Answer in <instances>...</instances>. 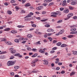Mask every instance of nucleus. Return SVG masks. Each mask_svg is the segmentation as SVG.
<instances>
[{
	"mask_svg": "<svg viewBox=\"0 0 77 77\" xmlns=\"http://www.w3.org/2000/svg\"><path fill=\"white\" fill-rule=\"evenodd\" d=\"M44 3H48V0H45Z\"/></svg>",
	"mask_w": 77,
	"mask_h": 77,
	"instance_id": "54",
	"label": "nucleus"
},
{
	"mask_svg": "<svg viewBox=\"0 0 77 77\" xmlns=\"http://www.w3.org/2000/svg\"><path fill=\"white\" fill-rule=\"evenodd\" d=\"M32 64V66H35V63H31Z\"/></svg>",
	"mask_w": 77,
	"mask_h": 77,
	"instance_id": "52",
	"label": "nucleus"
},
{
	"mask_svg": "<svg viewBox=\"0 0 77 77\" xmlns=\"http://www.w3.org/2000/svg\"><path fill=\"white\" fill-rule=\"evenodd\" d=\"M11 3H15V1L14 0H12L10 2Z\"/></svg>",
	"mask_w": 77,
	"mask_h": 77,
	"instance_id": "38",
	"label": "nucleus"
},
{
	"mask_svg": "<svg viewBox=\"0 0 77 77\" xmlns=\"http://www.w3.org/2000/svg\"><path fill=\"white\" fill-rule=\"evenodd\" d=\"M72 2H71V5H75L77 4V0H71Z\"/></svg>",
	"mask_w": 77,
	"mask_h": 77,
	"instance_id": "2",
	"label": "nucleus"
},
{
	"mask_svg": "<svg viewBox=\"0 0 77 77\" xmlns=\"http://www.w3.org/2000/svg\"><path fill=\"white\" fill-rule=\"evenodd\" d=\"M59 65H62V63H59L58 64Z\"/></svg>",
	"mask_w": 77,
	"mask_h": 77,
	"instance_id": "60",
	"label": "nucleus"
},
{
	"mask_svg": "<svg viewBox=\"0 0 77 77\" xmlns=\"http://www.w3.org/2000/svg\"><path fill=\"white\" fill-rule=\"evenodd\" d=\"M50 26V25L48 24H46L45 25V27H49Z\"/></svg>",
	"mask_w": 77,
	"mask_h": 77,
	"instance_id": "41",
	"label": "nucleus"
},
{
	"mask_svg": "<svg viewBox=\"0 0 77 77\" xmlns=\"http://www.w3.org/2000/svg\"><path fill=\"white\" fill-rule=\"evenodd\" d=\"M20 55V54L18 53V54H17L14 55L15 56H19Z\"/></svg>",
	"mask_w": 77,
	"mask_h": 77,
	"instance_id": "48",
	"label": "nucleus"
},
{
	"mask_svg": "<svg viewBox=\"0 0 77 77\" xmlns=\"http://www.w3.org/2000/svg\"><path fill=\"white\" fill-rule=\"evenodd\" d=\"M14 68L16 69H18L20 68V66H15L14 67Z\"/></svg>",
	"mask_w": 77,
	"mask_h": 77,
	"instance_id": "18",
	"label": "nucleus"
},
{
	"mask_svg": "<svg viewBox=\"0 0 77 77\" xmlns=\"http://www.w3.org/2000/svg\"><path fill=\"white\" fill-rule=\"evenodd\" d=\"M32 17V16L30 14V13L27 16H26V17H27L28 18H29V17Z\"/></svg>",
	"mask_w": 77,
	"mask_h": 77,
	"instance_id": "32",
	"label": "nucleus"
},
{
	"mask_svg": "<svg viewBox=\"0 0 77 77\" xmlns=\"http://www.w3.org/2000/svg\"><path fill=\"white\" fill-rule=\"evenodd\" d=\"M53 34V33H48V35L49 36H51Z\"/></svg>",
	"mask_w": 77,
	"mask_h": 77,
	"instance_id": "42",
	"label": "nucleus"
},
{
	"mask_svg": "<svg viewBox=\"0 0 77 77\" xmlns=\"http://www.w3.org/2000/svg\"><path fill=\"white\" fill-rule=\"evenodd\" d=\"M51 14H52V15H57V12H52L51 13Z\"/></svg>",
	"mask_w": 77,
	"mask_h": 77,
	"instance_id": "28",
	"label": "nucleus"
},
{
	"mask_svg": "<svg viewBox=\"0 0 77 77\" xmlns=\"http://www.w3.org/2000/svg\"><path fill=\"white\" fill-rule=\"evenodd\" d=\"M40 42H41V41H39L36 42V44H38V45H41V43H40Z\"/></svg>",
	"mask_w": 77,
	"mask_h": 77,
	"instance_id": "37",
	"label": "nucleus"
},
{
	"mask_svg": "<svg viewBox=\"0 0 77 77\" xmlns=\"http://www.w3.org/2000/svg\"><path fill=\"white\" fill-rule=\"evenodd\" d=\"M73 54H75L76 55H77V51H75L73 52Z\"/></svg>",
	"mask_w": 77,
	"mask_h": 77,
	"instance_id": "44",
	"label": "nucleus"
},
{
	"mask_svg": "<svg viewBox=\"0 0 77 77\" xmlns=\"http://www.w3.org/2000/svg\"><path fill=\"white\" fill-rule=\"evenodd\" d=\"M75 74V72H72L71 73H70V76H72V75H74Z\"/></svg>",
	"mask_w": 77,
	"mask_h": 77,
	"instance_id": "22",
	"label": "nucleus"
},
{
	"mask_svg": "<svg viewBox=\"0 0 77 77\" xmlns=\"http://www.w3.org/2000/svg\"><path fill=\"white\" fill-rule=\"evenodd\" d=\"M39 52L41 53H43V54L44 53V51L42 50L41 49H40V50H39Z\"/></svg>",
	"mask_w": 77,
	"mask_h": 77,
	"instance_id": "23",
	"label": "nucleus"
},
{
	"mask_svg": "<svg viewBox=\"0 0 77 77\" xmlns=\"http://www.w3.org/2000/svg\"><path fill=\"white\" fill-rule=\"evenodd\" d=\"M41 21H42V22H45V21H47V19L41 20Z\"/></svg>",
	"mask_w": 77,
	"mask_h": 77,
	"instance_id": "47",
	"label": "nucleus"
},
{
	"mask_svg": "<svg viewBox=\"0 0 77 77\" xmlns=\"http://www.w3.org/2000/svg\"><path fill=\"white\" fill-rule=\"evenodd\" d=\"M48 39H49L50 41H52V40H53V38H52L51 37H48Z\"/></svg>",
	"mask_w": 77,
	"mask_h": 77,
	"instance_id": "27",
	"label": "nucleus"
},
{
	"mask_svg": "<svg viewBox=\"0 0 77 77\" xmlns=\"http://www.w3.org/2000/svg\"><path fill=\"white\" fill-rule=\"evenodd\" d=\"M57 48L56 47H55L53 48L52 49L53 50H57Z\"/></svg>",
	"mask_w": 77,
	"mask_h": 77,
	"instance_id": "45",
	"label": "nucleus"
},
{
	"mask_svg": "<svg viewBox=\"0 0 77 77\" xmlns=\"http://www.w3.org/2000/svg\"><path fill=\"white\" fill-rule=\"evenodd\" d=\"M14 58V56H12L10 58V59H13Z\"/></svg>",
	"mask_w": 77,
	"mask_h": 77,
	"instance_id": "46",
	"label": "nucleus"
},
{
	"mask_svg": "<svg viewBox=\"0 0 77 77\" xmlns=\"http://www.w3.org/2000/svg\"><path fill=\"white\" fill-rule=\"evenodd\" d=\"M73 36H74L73 35H68L67 36V37L69 38H72V37H73Z\"/></svg>",
	"mask_w": 77,
	"mask_h": 77,
	"instance_id": "29",
	"label": "nucleus"
},
{
	"mask_svg": "<svg viewBox=\"0 0 77 77\" xmlns=\"http://www.w3.org/2000/svg\"><path fill=\"white\" fill-rule=\"evenodd\" d=\"M60 10L61 11H63L64 10V8H60Z\"/></svg>",
	"mask_w": 77,
	"mask_h": 77,
	"instance_id": "50",
	"label": "nucleus"
},
{
	"mask_svg": "<svg viewBox=\"0 0 77 77\" xmlns=\"http://www.w3.org/2000/svg\"><path fill=\"white\" fill-rule=\"evenodd\" d=\"M7 14L9 15H11L12 14V11H11L8 10L7 11Z\"/></svg>",
	"mask_w": 77,
	"mask_h": 77,
	"instance_id": "15",
	"label": "nucleus"
},
{
	"mask_svg": "<svg viewBox=\"0 0 77 77\" xmlns=\"http://www.w3.org/2000/svg\"><path fill=\"white\" fill-rule=\"evenodd\" d=\"M38 56V54L35 53L32 56V57H35Z\"/></svg>",
	"mask_w": 77,
	"mask_h": 77,
	"instance_id": "13",
	"label": "nucleus"
},
{
	"mask_svg": "<svg viewBox=\"0 0 77 77\" xmlns=\"http://www.w3.org/2000/svg\"><path fill=\"white\" fill-rule=\"evenodd\" d=\"M31 26L33 27H36V25L35 24H31Z\"/></svg>",
	"mask_w": 77,
	"mask_h": 77,
	"instance_id": "33",
	"label": "nucleus"
},
{
	"mask_svg": "<svg viewBox=\"0 0 77 77\" xmlns=\"http://www.w3.org/2000/svg\"><path fill=\"white\" fill-rule=\"evenodd\" d=\"M57 15H60V12H59V11H57Z\"/></svg>",
	"mask_w": 77,
	"mask_h": 77,
	"instance_id": "35",
	"label": "nucleus"
},
{
	"mask_svg": "<svg viewBox=\"0 0 77 77\" xmlns=\"http://www.w3.org/2000/svg\"><path fill=\"white\" fill-rule=\"evenodd\" d=\"M11 32L12 33H15V34H16V33H17V32L16 30H12L11 31Z\"/></svg>",
	"mask_w": 77,
	"mask_h": 77,
	"instance_id": "10",
	"label": "nucleus"
},
{
	"mask_svg": "<svg viewBox=\"0 0 77 77\" xmlns=\"http://www.w3.org/2000/svg\"><path fill=\"white\" fill-rule=\"evenodd\" d=\"M57 42V40H54L53 41V44H55V43H56Z\"/></svg>",
	"mask_w": 77,
	"mask_h": 77,
	"instance_id": "43",
	"label": "nucleus"
},
{
	"mask_svg": "<svg viewBox=\"0 0 77 77\" xmlns=\"http://www.w3.org/2000/svg\"><path fill=\"white\" fill-rule=\"evenodd\" d=\"M63 12L65 14H66L69 12V10H68V9L65 10L63 11Z\"/></svg>",
	"mask_w": 77,
	"mask_h": 77,
	"instance_id": "11",
	"label": "nucleus"
},
{
	"mask_svg": "<svg viewBox=\"0 0 77 77\" xmlns=\"http://www.w3.org/2000/svg\"><path fill=\"white\" fill-rule=\"evenodd\" d=\"M76 30V28H73V29H71L70 31L71 32H74V31H75Z\"/></svg>",
	"mask_w": 77,
	"mask_h": 77,
	"instance_id": "19",
	"label": "nucleus"
},
{
	"mask_svg": "<svg viewBox=\"0 0 77 77\" xmlns=\"http://www.w3.org/2000/svg\"><path fill=\"white\" fill-rule=\"evenodd\" d=\"M46 14V12L43 11L42 12V14Z\"/></svg>",
	"mask_w": 77,
	"mask_h": 77,
	"instance_id": "58",
	"label": "nucleus"
},
{
	"mask_svg": "<svg viewBox=\"0 0 77 77\" xmlns=\"http://www.w3.org/2000/svg\"><path fill=\"white\" fill-rule=\"evenodd\" d=\"M1 41H6L7 39L6 38H2L1 39Z\"/></svg>",
	"mask_w": 77,
	"mask_h": 77,
	"instance_id": "26",
	"label": "nucleus"
},
{
	"mask_svg": "<svg viewBox=\"0 0 77 77\" xmlns=\"http://www.w3.org/2000/svg\"><path fill=\"white\" fill-rule=\"evenodd\" d=\"M64 32V30L62 29L58 33V34H62Z\"/></svg>",
	"mask_w": 77,
	"mask_h": 77,
	"instance_id": "8",
	"label": "nucleus"
},
{
	"mask_svg": "<svg viewBox=\"0 0 77 77\" xmlns=\"http://www.w3.org/2000/svg\"><path fill=\"white\" fill-rule=\"evenodd\" d=\"M10 74L11 75H12V76L14 75V73L13 72H11Z\"/></svg>",
	"mask_w": 77,
	"mask_h": 77,
	"instance_id": "53",
	"label": "nucleus"
},
{
	"mask_svg": "<svg viewBox=\"0 0 77 77\" xmlns=\"http://www.w3.org/2000/svg\"><path fill=\"white\" fill-rule=\"evenodd\" d=\"M11 30V29L8 28H7L5 29H4L5 31H9V30Z\"/></svg>",
	"mask_w": 77,
	"mask_h": 77,
	"instance_id": "24",
	"label": "nucleus"
},
{
	"mask_svg": "<svg viewBox=\"0 0 77 77\" xmlns=\"http://www.w3.org/2000/svg\"><path fill=\"white\" fill-rule=\"evenodd\" d=\"M26 2V0H24V1H23L22 2V3L23 4H24V3H25V2Z\"/></svg>",
	"mask_w": 77,
	"mask_h": 77,
	"instance_id": "61",
	"label": "nucleus"
},
{
	"mask_svg": "<svg viewBox=\"0 0 77 77\" xmlns=\"http://www.w3.org/2000/svg\"><path fill=\"white\" fill-rule=\"evenodd\" d=\"M62 44V43L60 42H59L56 44L57 45V46H60V45Z\"/></svg>",
	"mask_w": 77,
	"mask_h": 77,
	"instance_id": "20",
	"label": "nucleus"
},
{
	"mask_svg": "<svg viewBox=\"0 0 77 77\" xmlns=\"http://www.w3.org/2000/svg\"><path fill=\"white\" fill-rule=\"evenodd\" d=\"M30 6V3H27L25 5V6L26 7H28V6Z\"/></svg>",
	"mask_w": 77,
	"mask_h": 77,
	"instance_id": "14",
	"label": "nucleus"
},
{
	"mask_svg": "<svg viewBox=\"0 0 77 77\" xmlns=\"http://www.w3.org/2000/svg\"><path fill=\"white\" fill-rule=\"evenodd\" d=\"M44 37L46 38H47V34L44 35Z\"/></svg>",
	"mask_w": 77,
	"mask_h": 77,
	"instance_id": "63",
	"label": "nucleus"
},
{
	"mask_svg": "<svg viewBox=\"0 0 77 77\" xmlns=\"http://www.w3.org/2000/svg\"><path fill=\"white\" fill-rule=\"evenodd\" d=\"M73 15V14L72 13H70L69 14L67 15V18H66L65 19V20H68V19H69V18H70V17H72Z\"/></svg>",
	"mask_w": 77,
	"mask_h": 77,
	"instance_id": "3",
	"label": "nucleus"
},
{
	"mask_svg": "<svg viewBox=\"0 0 77 77\" xmlns=\"http://www.w3.org/2000/svg\"><path fill=\"white\" fill-rule=\"evenodd\" d=\"M11 51V53H16V51L15 50H12Z\"/></svg>",
	"mask_w": 77,
	"mask_h": 77,
	"instance_id": "17",
	"label": "nucleus"
},
{
	"mask_svg": "<svg viewBox=\"0 0 77 77\" xmlns=\"http://www.w3.org/2000/svg\"><path fill=\"white\" fill-rule=\"evenodd\" d=\"M44 65H47L48 64V61L44 60Z\"/></svg>",
	"mask_w": 77,
	"mask_h": 77,
	"instance_id": "9",
	"label": "nucleus"
},
{
	"mask_svg": "<svg viewBox=\"0 0 77 77\" xmlns=\"http://www.w3.org/2000/svg\"><path fill=\"white\" fill-rule=\"evenodd\" d=\"M14 42H16L18 43L20 42V41L18 39H15L14 40Z\"/></svg>",
	"mask_w": 77,
	"mask_h": 77,
	"instance_id": "31",
	"label": "nucleus"
},
{
	"mask_svg": "<svg viewBox=\"0 0 77 77\" xmlns=\"http://www.w3.org/2000/svg\"><path fill=\"white\" fill-rule=\"evenodd\" d=\"M73 19L76 20L77 19V16H75L73 17Z\"/></svg>",
	"mask_w": 77,
	"mask_h": 77,
	"instance_id": "59",
	"label": "nucleus"
},
{
	"mask_svg": "<svg viewBox=\"0 0 77 77\" xmlns=\"http://www.w3.org/2000/svg\"><path fill=\"white\" fill-rule=\"evenodd\" d=\"M15 8H16V10H18L19 9H20V8H19L17 6H16L15 7Z\"/></svg>",
	"mask_w": 77,
	"mask_h": 77,
	"instance_id": "62",
	"label": "nucleus"
},
{
	"mask_svg": "<svg viewBox=\"0 0 77 77\" xmlns=\"http://www.w3.org/2000/svg\"><path fill=\"white\" fill-rule=\"evenodd\" d=\"M63 21L62 20H58L57 22V23H60L62 22Z\"/></svg>",
	"mask_w": 77,
	"mask_h": 77,
	"instance_id": "39",
	"label": "nucleus"
},
{
	"mask_svg": "<svg viewBox=\"0 0 77 77\" xmlns=\"http://www.w3.org/2000/svg\"><path fill=\"white\" fill-rule=\"evenodd\" d=\"M61 74H65V71H64V70H63L61 72Z\"/></svg>",
	"mask_w": 77,
	"mask_h": 77,
	"instance_id": "51",
	"label": "nucleus"
},
{
	"mask_svg": "<svg viewBox=\"0 0 77 77\" xmlns=\"http://www.w3.org/2000/svg\"><path fill=\"white\" fill-rule=\"evenodd\" d=\"M18 27H19V28H22V27H24V26H23L22 25H18L17 26Z\"/></svg>",
	"mask_w": 77,
	"mask_h": 77,
	"instance_id": "30",
	"label": "nucleus"
},
{
	"mask_svg": "<svg viewBox=\"0 0 77 77\" xmlns=\"http://www.w3.org/2000/svg\"><path fill=\"white\" fill-rule=\"evenodd\" d=\"M16 62V60H15L14 61H8L7 63V65L8 66H12V65H14L15 63Z\"/></svg>",
	"mask_w": 77,
	"mask_h": 77,
	"instance_id": "1",
	"label": "nucleus"
},
{
	"mask_svg": "<svg viewBox=\"0 0 77 77\" xmlns=\"http://www.w3.org/2000/svg\"><path fill=\"white\" fill-rule=\"evenodd\" d=\"M27 50H28V51H31V50H32V48H27Z\"/></svg>",
	"mask_w": 77,
	"mask_h": 77,
	"instance_id": "40",
	"label": "nucleus"
},
{
	"mask_svg": "<svg viewBox=\"0 0 77 77\" xmlns=\"http://www.w3.org/2000/svg\"><path fill=\"white\" fill-rule=\"evenodd\" d=\"M37 72H38V71L34 70H33L32 72H31V73H29V74H32V72H33L34 73H36Z\"/></svg>",
	"mask_w": 77,
	"mask_h": 77,
	"instance_id": "16",
	"label": "nucleus"
},
{
	"mask_svg": "<svg viewBox=\"0 0 77 77\" xmlns=\"http://www.w3.org/2000/svg\"><path fill=\"white\" fill-rule=\"evenodd\" d=\"M66 47V45L65 44H63L61 45V47Z\"/></svg>",
	"mask_w": 77,
	"mask_h": 77,
	"instance_id": "25",
	"label": "nucleus"
},
{
	"mask_svg": "<svg viewBox=\"0 0 77 77\" xmlns=\"http://www.w3.org/2000/svg\"><path fill=\"white\" fill-rule=\"evenodd\" d=\"M70 28H75L77 27V25H73L71 26H70Z\"/></svg>",
	"mask_w": 77,
	"mask_h": 77,
	"instance_id": "12",
	"label": "nucleus"
},
{
	"mask_svg": "<svg viewBox=\"0 0 77 77\" xmlns=\"http://www.w3.org/2000/svg\"><path fill=\"white\" fill-rule=\"evenodd\" d=\"M26 12V11L24 10H21V14H23V13H25Z\"/></svg>",
	"mask_w": 77,
	"mask_h": 77,
	"instance_id": "36",
	"label": "nucleus"
},
{
	"mask_svg": "<svg viewBox=\"0 0 77 77\" xmlns=\"http://www.w3.org/2000/svg\"><path fill=\"white\" fill-rule=\"evenodd\" d=\"M38 59H35L34 60H33V61H32L31 62V63H35L36 62H38Z\"/></svg>",
	"mask_w": 77,
	"mask_h": 77,
	"instance_id": "5",
	"label": "nucleus"
},
{
	"mask_svg": "<svg viewBox=\"0 0 77 77\" xmlns=\"http://www.w3.org/2000/svg\"><path fill=\"white\" fill-rule=\"evenodd\" d=\"M53 5V2H51L49 3L48 5V6H52Z\"/></svg>",
	"mask_w": 77,
	"mask_h": 77,
	"instance_id": "34",
	"label": "nucleus"
},
{
	"mask_svg": "<svg viewBox=\"0 0 77 77\" xmlns=\"http://www.w3.org/2000/svg\"><path fill=\"white\" fill-rule=\"evenodd\" d=\"M32 50L34 52H36L37 51V49L35 48H33Z\"/></svg>",
	"mask_w": 77,
	"mask_h": 77,
	"instance_id": "21",
	"label": "nucleus"
},
{
	"mask_svg": "<svg viewBox=\"0 0 77 77\" xmlns=\"http://www.w3.org/2000/svg\"><path fill=\"white\" fill-rule=\"evenodd\" d=\"M55 52V51H50L51 53H54Z\"/></svg>",
	"mask_w": 77,
	"mask_h": 77,
	"instance_id": "57",
	"label": "nucleus"
},
{
	"mask_svg": "<svg viewBox=\"0 0 77 77\" xmlns=\"http://www.w3.org/2000/svg\"><path fill=\"white\" fill-rule=\"evenodd\" d=\"M43 6H46L47 5H48V4L47 3H43Z\"/></svg>",
	"mask_w": 77,
	"mask_h": 77,
	"instance_id": "49",
	"label": "nucleus"
},
{
	"mask_svg": "<svg viewBox=\"0 0 77 77\" xmlns=\"http://www.w3.org/2000/svg\"><path fill=\"white\" fill-rule=\"evenodd\" d=\"M43 6H40L39 7H37L36 8V9L38 11H39V10H41V9H43Z\"/></svg>",
	"mask_w": 77,
	"mask_h": 77,
	"instance_id": "4",
	"label": "nucleus"
},
{
	"mask_svg": "<svg viewBox=\"0 0 77 77\" xmlns=\"http://www.w3.org/2000/svg\"><path fill=\"white\" fill-rule=\"evenodd\" d=\"M32 36H33V35L30 34H29L27 35V37L29 38H32Z\"/></svg>",
	"mask_w": 77,
	"mask_h": 77,
	"instance_id": "7",
	"label": "nucleus"
},
{
	"mask_svg": "<svg viewBox=\"0 0 77 77\" xmlns=\"http://www.w3.org/2000/svg\"><path fill=\"white\" fill-rule=\"evenodd\" d=\"M30 20V18H27L25 19V20L26 21H29V20Z\"/></svg>",
	"mask_w": 77,
	"mask_h": 77,
	"instance_id": "56",
	"label": "nucleus"
},
{
	"mask_svg": "<svg viewBox=\"0 0 77 77\" xmlns=\"http://www.w3.org/2000/svg\"><path fill=\"white\" fill-rule=\"evenodd\" d=\"M19 75H15L14 77H19Z\"/></svg>",
	"mask_w": 77,
	"mask_h": 77,
	"instance_id": "64",
	"label": "nucleus"
},
{
	"mask_svg": "<svg viewBox=\"0 0 77 77\" xmlns=\"http://www.w3.org/2000/svg\"><path fill=\"white\" fill-rule=\"evenodd\" d=\"M5 43L7 45H12V43L10 41H6L5 42Z\"/></svg>",
	"mask_w": 77,
	"mask_h": 77,
	"instance_id": "6",
	"label": "nucleus"
},
{
	"mask_svg": "<svg viewBox=\"0 0 77 77\" xmlns=\"http://www.w3.org/2000/svg\"><path fill=\"white\" fill-rule=\"evenodd\" d=\"M47 32H51V29H49L47 30Z\"/></svg>",
	"mask_w": 77,
	"mask_h": 77,
	"instance_id": "55",
	"label": "nucleus"
}]
</instances>
